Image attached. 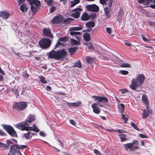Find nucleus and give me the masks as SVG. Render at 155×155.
Instances as JSON below:
<instances>
[{
    "instance_id": "obj_1",
    "label": "nucleus",
    "mask_w": 155,
    "mask_h": 155,
    "mask_svg": "<svg viewBox=\"0 0 155 155\" xmlns=\"http://www.w3.org/2000/svg\"><path fill=\"white\" fill-rule=\"evenodd\" d=\"M144 80V75L143 74H139L136 78H134L132 80L130 87L133 90L137 91V88L143 84Z\"/></svg>"
},
{
    "instance_id": "obj_2",
    "label": "nucleus",
    "mask_w": 155,
    "mask_h": 155,
    "mask_svg": "<svg viewBox=\"0 0 155 155\" xmlns=\"http://www.w3.org/2000/svg\"><path fill=\"white\" fill-rule=\"evenodd\" d=\"M67 52L64 49H62L57 51H54L50 52L48 57L57 60H61L66 57Z\"/></svg>"
},
{
    "instance_id": "obj_3",
    "label": "nucleus",
    "mask_w": 155,
    "mask_h": 155,
    "mask_svg": "<svg viewBox=\"0 0 155 155\" xmlns=\"http://www.w3.org/2000/svg\"><path fill=\"white\" fill-rule=\"evenodd\" d=\"M27 106V103L25 101L15 102L13 105V108L19 111L25 109Z\"/></svg>"
},
{
    "instance_id": "obj_4",
    "label": "nucleus",
    "mask_w": 155,
    "mask_h": 155,
    "mask_svg": "<svg viewBox=\"0 0 155 155\" xmlns=\"http://www.w3.org/2000/svg\"><path fill=\"white\" fill-rule=\"evenodd\" d=\"M28 125L29 124L27 122H22L17 124L16 127L17 128L23 131H32L33 127L26 126Z\"/></svg>"
},
{
    "instance_id": "obj_5",
    "label": "nucleus",
    "mask_w": 155,
    "mask_h": 155,
    "mask_svg": "<svg viewBox=\"0 0 155 155\" xmlns=\"http://www.w3.org/2000/svg\"><path fill=\"white\" fill-rule=\"evenodd\" d=\"M51 41L48 38H43L39 42L40 47L43 48H46L50 46Z\"/></svg>"
},
{
    "instance_id": "obj_6",
    "label": "nucleus",
    "mask_w": 155,
    "mask_h": 155,
    "mask_svg": "<svg viewBox=\"0 0 155 155\" xmlns=\"http://www.w3.org/2000/svg\"><path fill=\"white\" fill-rule=\"evenodd\" d=\"M3 128L12 137H15L17 136L16 132L14 130L13 128L11 126L5 125L3 126Z\"/></svg>"
},
{
    "instance_id": "obj_7",
    "label": "nucleus",
    "mask_w": 155,
    "mask_h": 155,
    "mask_svg": "<svg viewBox=\"0 0 155 155\" xmlns=\"http://www.w3.org/2000/svg\"><path fill=\"white\" fill-rule=\"evenodd\" d=\"M82 11V9L80 8H77L72 10V12H74V13L71 14V16L75 18H77L79 17L80 15V12Z\"/></svg>"
},
{
    "instance_id": "obj_8",
    "label": "nucleus",
    "mask_w": 155,
    "mask_h": 155,
    "mask_svg": "<svg viewBox=\"0 0 155 155\" xmlns=\"http://www.w3.org/2000/svg\"><path fill=\"white\" fill-rule=\"evenodd\" d=\"M95 100L98 101L97 104L100 107H102L104 104L105 103L107 102L108 100L107 97H95Z\"/></svg>"
},
{
    "instance_id": "obj_9",
    "label": "nucleus",
    "mask_w": 155,
    "mask_h": 155,
    "mask_svg": "<svg viewBox=\"0 0 155 155\" xmlns=\"http://www.w3.org/2000/svg\"><path fill=\"white\" fill-rule=\"evenodd\" d=\"M6 144L0 142V147L6 150L9 149V146L11 144H12L13 143L11 141V140H7L6 141Z\"/></svg>"
},
{
    "instance_id": "obj_10",
    "label": "nucleus",
    "mask_w": 155,
    "mask_h": 155,
    "mask_svg": "<svg viewBox=\"0 0 155 155\" xmlns=\"http://www.w3.org/2000/svg\"><path fill=\"white\" fill-rule=\"evenodd\" d=\"M88 11L90 12H97L99 10V7L95 4L89 5L86 6Z\"/></svg>"
},
{
    "instance_id": "obj_11",
    "label": "nucleus",
    "mask_w": 155,
    "mask_h": 155,
    "mask_svg": "<svg viewBox=\"0 0 155 155\" xmlns=\"http://www.w3.org/2000/svg\"><path fill=\"white\" fill-rule=\"evenodd\" d=\"M63 18V16L61 15L56 16L52 20V22L56 24L60 23L62 22Z\"/></svg>"
},
{
    "instance_id": "obj_12",
    "label": "nucleus",
    "mask_w": 155,
    "mask_h": 155,
    "mask_svg": "<svg viewBox=\"0 0 155 155\" xmlns=\"http://www.w3.org/2000/svg\"><path fill=\"white\" fill-rule=\"evenodd\" d=\"M150 113H152V111L149 108L143 109L142 113V118L143 119L146 118L149 116Z\"/></svg>"
},
{
    "instance_id": "obj_13",
    "label": "nucleus",
    "mask_w": 155,
    "mask_h": 155,
    "mask_svg": "<svg viewBox=\"0 0 155 155\" xmlns=\"http://www.w3.org/2000/svg\"><path fill=\"white\" fill-rule=\"evenodd\" d=\"M11 13L10 12H8L5 11H0V17L2 18L6 19L9 18Z\"/></svg>"
},
{
    "instance_id": "obj_14",
    "label": "nucleus",
    "mask_w": 155,
    "mask_h": 155,
    "mask_svg": "<svg viewBox=\"0 0 155 155\" xmlns=\"http://www.w3.org/2000/svg\"><path fill=\"white\" fill-rule=\"evenodd\" d=\"M91 107L93 109V111L94 113L97 114H98L100 113V109L98 106L97 103L93 104L91 105Z\"/></svg>"
},
{
    "instance_id": "obj_15",
    "label": "nucleus",
    "mask_w": 155,
    "mask_h": 155,
    "mask_svg": "<svg viewBox=\"0 0 155 155\" xmlns=\"http://www.w3.org/2000/svg\"><path fill=\"white\" fill-rule=\"evenodd\" d=\"M43 34L45 36L48 37L50 38L53 37V36L51 33V31L48 28H45L43 30Z\"/></svg>"
},
{
    "instance_id": "obj_16",
    "label": "nucleus",
    "mask_w": 155,
    "mask_h": 155,
    "mask_svg": "<svg viewBox=\"0 0 155 155\" xmlns=\"http://www.w3.org/2000/svg\"><path fill=\"white\" fill-rule=\"evenodd\" d=\"M67 105L69 107H77L81 105V101H77L74 103L67 102Z\"/></svg>"
},
{
    "instance_id": "obj_17",
    "label": "nucleus",
    "mask_w": 155,
    "mask_h": 155,
    "mask_svg": "<svg viewBox=\"0 0 155 155\" xmlns=\"http://www.w3.org/2000/svg\"><path fill=\"white\" fill-rule=\"evenodd\" d=\"M17 150L13 145L10 146V150L8 155H16Z\"/></svg>"
},
{
    "instance_id": "obj_18",
    "label": "nucleus",
    "mask_w": 155,
    "mask_h": 155,
    "mask_svg": "<svg viewBox=\"0 0 155 155\" xmlns=\"http://www.w3.org/2000/svg\"><path fill=\"white\" fill-rule=\"evenodd\" d=\"M108 1V6L110 7L112 5V0H100V3L103 5L105 4H107V2Z\"/></svg>"
},
{
    "instance_id": "obj_19",
    "label": "nucleus",
    "mask_w": 155,
    "mask_h": 155,
    "mask_svg": "<svg viewBox=\"0 0 155 155\" xmlns=\"http://www.w3.org/2000/svg\"><path fill=\"white\" fill-rule=\"evenodd\" d=\"M35 117L32 115H29L27 117L26 121L24 122H27L28 123H31L33 121L35 120Z\"/></svg>"
},
{
    "instance_id": "obj_20",
    "label": "nucleus",
    "mask_w": 155,
    "mask_h": 155,
    "mask_svg": "<svg viewBox=\"0 0 155 155\" xmlns=\"http://www.w3.org/2000/svg\"><path fill=\"white\" fill-rule=\"evenodd\" d=\"M125 149L127 150L128 149H130V151H132V149L133 147V143H128L125 144L124 145Z\"/></svg>"
},
{
    "instance_id": "obj_21",
    "label": "nucleus",
    "mask_w": 155,
    "mask_h": 155,
    "mask_svg": "<svg viewBox=\"0 0 155 155\" xmlns=\"http://www.w3.org/2000/svg\"><path fill=\"white\" fill-rule=\"evenodd\" d=\"M83 38L85 41H89L91 39L90 34L87 33L83 34Z\"/></svg>"
},
{
    "instance_id": "obj_22",
    "label": "nucleus",
    "mask_w": 155,
    "mask_h": 155,
    "mask_svg": "<svg viewBox=\"0 0 155 155\" xmlns=\"http://www.w3.org/2000/svg\"><path fill=\"white\" fill-rule=\"evenodd\" d=\"M16 149L18 150L23 149L27 148L28 146L25 145H20L18 144H13Z\"/></svg>"
},
{
    "instance_id": "obj_23",
    "label": "nucleus",
    "mask_w": 155,
    "mask_h": 155,
    "mask_svg": "<svg viewBox=\"0 0 155 155\" xmlns=\"http://www.w3.org/2000/svg\"><path fill=\"white\" fill-rule=\"evenodd\" d=\"M81 19L82 21L88 20L90 18L89 15L86 13H84L81 16Z\"/></svg>"
},
{
    "instance_id": "obj_24",
    "label": "nucleus",
    "mask_w": 155,
    "mask_h": 155,
    "mask_svg": "<svg viewBox=\"0 0 155 155\" xmlns=\"http://www.w3.org/2000/svg\"><path fill=\"white\" fill-rule=\"evenodd\" d=\"M83 28V27L81 25H80L77 27H73L70 28L69 31H77L81 30Z\"/></svg>"
},
{
    "instance_id": "obj_25",
    "label": "nucleus",
    "mask_w": 155,
    "mask_h": 155,
    "mask_svg": "<svg viewBox=\"0 0 155 155\" xmlns=\"http://www.w3.org/2000/svg\"><path fill=\"white\" fill-rule=\"evenodd\" d=\"M142 100L143 103H144L146 106V108L147 109L149 108V104L148 97H142Z\"/></svg>"
},
{
    "instance_id": "obj_26",
    "label": "nucleus",
    "mask_w": 155,
    "mask_h": 155,
    "mask_svg": "<svg viewBox=\"0 0 155 155\" xmlns=\"http://www.w3.org/2000/svg\"><path fill=\"white\" fill-rule=\"evenodd\" d=\"M104 11L106 16L107 17H109L110 15V9L107 7H105L104 8Z\"/></svg>"
},
{
    "instance_id": "obj_27",
    "label": "nucleus",
    "mask_w": 155,
    "mask_h": 155,
    "mask_svg": "<svg viewBox=\"0 0 155 155\" xmlns=\"http://www.w3.org/2000/svg\"><path fill=\"white\" fill-rule=\"evenodd\" d=\"M119 136L121 140L120 141L121 142L125 141L127 140L126 138L127 136L124 134H119Z\"/></svg>"
},
{
    "instance_id": "obj_28",
    "label": "nucleus",
    "mask_w": 155,
    "mask_h": 155,
    "mask_svg": "<svg viewBox=\"0 0 155 155\" xmlns=\"http://www.w3.org/2000/svg\"><path fill=\"white\" fill-rule=\"evenodd\" d=\"M31 133V132L28 131L27 133H25L24 135V137L27 140L30 139L32 137V135L30 136Z\"/></svg>"
},
{
    "instance_id": "obj_29",
    "label": "nucleus",
    "mask_w": 155,
    "mask_h": 155,
    "mask_svg": "<svg viewBox=\"0 0 155 155\" xmlns=\"http://www.w3.org/2000/svg\"><path fill=\"white\" fill-rule=\"evenodd\" d=\"M27 1L31 5V8L32 11V12H35V8L32 5V3L34 1V0H27Z\"/></svg>"
},
{
    "instance_id": "obj_30",
    "label": "nucleus",
    "mask_w": 155,
    "mask_h": 155,
    "mask_svg": "<svg viewBox=\"0 0 155 155\" xmlns=\"http://www.w3.org/2000/svg\"><path fill=\"white\" fill-rule=\"evenodd\" d=\"M86 26L88 28H92L95 26V24L94 22L90 21L87 23L86 24Z\"/></svg>"
},
{
    "instance_id": "obj_31",
    "label": "nucleus",
    "mask_w": 155,
    "mask_h": 155,
    "mask_svg": "<svg viewBox=\"0 0 155 155\" xmlns=\"http://www.w3.org/2000/svg\"><path fill=\"white\" fill-rule=\"evenodd\" d=\"M80 0H74L71 2V7L72 8L79 3Z\"/></svg>"
},
{
    "instance_id": "obj_32",
    "label": "nucleus",
    "mask_w": 155,
    "mask_h": 155,
    "mask_svg": "<svg viewBox=\"0 0 155 155\" xmlns=\"http://www.w3.org/2000/svg\"><path fill=\"white\" fill-rule=\"evenodd\" d=\"M20 10L23 12H27V8L25 7V6L24 4H23L21 6L20 8Z\"/></svg>"
},
{
    "instance_id": "obj_33",
    "label": "nucleus",
    "mask_w": 155,
    "mask_h": 155,
    "mask_svg": "<svg viewBox=\"0 0 155 155\" xmlns=\"http://www.w3.org/2000/svg\"><path fill=\"white\" fill-rule=\"evenodd\" d=\"M70 31V34L71 35H81V33L80 32L74 31Z\"/></svg>"
},
{
    "instance_id": "obj_34",
    "label": "nucleus",
    "mask_w": 155,
    "mask_h": 155,
    "mask_svg": "<svg viewBox=\"0 0 155 155\" xmlns=\"http://www.w3.org/2000/svg\"><path fill=\"white\" fill-rule=\"evenodd\" d=\"M77 48L76 47H74L69 48L68 49L70 53V54L72 55L76 51Z\"/></svg>"
},
{
    "instance_id": "obj_35",
    "label": "nucleus",
    "mask_w": 155,
    "mask_h": 155,
    "mask_svg": "<svg viewBox=\"0 0 155 155\" xmlns=\"http://www.w3.org/2000/svg\"><path fill=\"white\" fill-rule=\"evenodd\" d=\"M71 44L73 45H76L79 44V42L78 41L74 39H71Z\"/></svg>"
},
{
    "instance_id": "obj_36",
    "label": "nucleus",
    "mask_w": 155,
    "mask_h": 155,
    "mask_svg": "<svg viewBox=\"0 0 155 155\" xmlns=\"http://www.w3.org/2000/svg\"><path fill=\"white\" fill-rule=\"evenodd\" d=\"M121 116H122V119L124 121V123L125 124L127 123V121L128 119V116L127 115H125L124 114H122Z\"/></svg>"
},
{
    "instance_id": "obj_37",
    "label": "nucleus",
    "mask_w": 155,
    "mask_h": 155,
    "mask_svg": "<svg viewBox=\"0 0 155 155\" xmlns=\"http://www.w3.org/2000/svg\"><path fill=\"white\" fill-rule=\"evenodd\" d=\"M39 78L40 79L41 82L43 84H45L47 83V81L45 80V78L42 76H40Z\"/></svg>"
},
{
    "instance_id": "obj_38",
    "label": "nucleus",
    "mask_w": 155,
    "mask_h": 155,
    "mask_svg": "<svg viewBox=\"0 0 155 155\" xmlns=\"http://www.w3.org/2000/svg\"><path fill=\"white\" fill-rule=\"evenodd\" d=\"M73 67H77L78 68H81L82 66L80 62V61H78L74 64Z\"/></svg>"
},
{
    "instance_id": "obj_39",
    "label": "nucleus",
    "mask_w": 155,
    "mask_h": 155,
    "mask_svg": "<svg viewBox=\"0 0 155 155\" xmlns=\"http://www.w3.org/2000/svg\"><path fill=\"white\" fill-rule=\"evenodd\" d=\"M120 67L123 68H130V65L128 63H124L120 65Z\"/></svg>"
},
{
    "instance_id": "obj_40",
    "label": "nucleus",
    "mask_w": 155,
    "mask_h": 155,
    "mask_svg": "<svg viewBox=\"0 0 155 155\" xmlns=\"http://www.w3.org/2000/svg\"><path fill=\"white\" fill-rule=\"evenodd\" d=\"M32 127V131H35L37 133H38L39 131V130L38 129V128L35 125L33 124V125Z\"/></svg>"
},
{
    "instance_id": "obj_41",
    "label": "nucleus",
    "mask_w": 155,
    "mask_h": 155,
    "mask_svg": "<svg viewBox=\"0 0 155 155\" xmlns=\"http://www.w3.org/2000/svg\"><path fill=\"white\" fill-rule=\"evenodd\" d=\"M40 4V2L38 0H34V1L32 3V5H34L36 6H39Z\"/></svg>"
},
{
    "instance_id": "obj_42",
    "label": "nucleus",
    "mask_w": 155,
    "mask_h": 155,
    "mask_svg": "<svg viewBox=\"0 0 155 155\" xmlns=\"http://www.w3.org/2000/svg\"><path fill=\"white\" fill-rule=\"evenodd\" d=\"M88 48L89 49L88 50V51H91L94 49V48L93 47L92 44L91 42H89L88 44Z\"/></svg>"
},
{
    "instance_id": "obj_43",
    "label": "nucleus",
    "mask_w": 155,
    "mask_h": 155,
    "mask_svg": "<svg viewBox=\"0 0 155 155\" xmlns=\"http://www.w3.org/2000/svg\"><path fill=\"white\" fill-rule=\"evenodd\" d=\"M87 62L89 63H91L94 61V59L90 57H87L86 59Z\"/></svg>"
},
{
    "instance_id": "obj_44",
    "label": "nucleus",
    "mask_w": 155,
    "mask_h": 155,
    "mask_svg": "<svg viewBox=\"0 0 155 155\" xmlns=\"http://www.w3.org/2000/svg\"><path fill=\"white\" fill-rule=\"evenodd\" d=\"M119 73L123 75H125L128 74V72L127 71L121 70L119 71Z\"/></svg>"
},
{
    "instance_id": "obj_45",
    "label": "nucleus",
    "mask_w": 155,
    "mask_h": 155,
    "mask_svg": "<svg viewBox=\"0 0 155 155\" xmlns=\"http://www.w3.org/2000/svg\"><path fill=\"white\" fill-rule=\"evenodd\" d=\"M131 125L135 129L138 131H139V130H140L137 127V126H136V125L133 122H131Z\"/></svg>"
},
{
    "instance_id": "obj_46",
    "label": "nucleus",
    "mask_w": 155,
    "mask_h": 155,
    "mask_svg": "<svg viewBox=\"0 0 155 155\" xmlns=\"http://www.w3.org/2000/svg\"><path fill=\"white\" fill-rule=\"evenodd\" d=\"M53 1H54L53 0H48L45 1L46 2L47 4L50 6L52 5Z\"/></svg>"
},
{
    "instance_id": "obj_47",
    "label": "nucleus",
    "mask_w": 155,
    "mask_h": 155,
    "mask_svg": "<svg viewBox=\"0 0 155 155\" xmlns=\"http://www.w3.org/2000/svg\"><path fill=\"white\" fill-rule=\"evenodd\" d=\"M73 20V19L71 18H68L65 19L64 20V21L66 23H68Z\"/></svg>"
},
{
    "instance_id": "obj_48",
    "label": "nucleus",
    "mask_w": 155,
    "mask_h": 155,
    "mask_svg": "<svg viewBox=\"0 0 155 155\" xmlns=\"http://www.w3.org/2000/svg\"><path fill=\"white\" fill-rule=\"evenodd\" d=\"M120 106L121 107V108H120V112L121 113H123V111L124 110V109H125L124 105V104H120Z\"/></svg>"
},
{
    "instance_id": "obj_49",
    "label": "nucleus",
    "mask_w": 155,
    "mask_h": 155,
    "mask_svg": "<svg viewBox=\"0 0 155 155\" xmlns=\"http://www.w3.org/2000/svg\"><path fill=\"white\" fill-rule=\"evenodd\" d=\"M121 92L122 94H125V95H122V96H127V94L128 93L127 91V90L126 89L121 90Z\"/></svg>"
},
{
    "instance_id": "obj_50",
    "label": "nucleus",
    "mask_w": 155,
    "mask_h": 155,
    "mask_svg": "<svg viewBox=\"0 0 155 155\" xmlns=\"http://www.w3.org/2000/svg\"><path fill=\"white\" fill-rule=\"evenodd\" d=\"M64 45V44L63 43L61 42L60 41H58V43L56 44L55 46L56 48H57L59 46H63Z\"/></svg>"
},
{
    "instance_id": "obj_51",
    "label": "nucleus",
    "mask_w": 155,
    "mask_h": 155,
    "mask_svg": "<svg viewBox=\"0 0 155 155\" xmlns=\"http://www.w3.org/2000/svg\"><path fill=\"white\" fill-rule=\"evenodd\" d=\"M142 37L143 40L145 41L149 42L150 41L149 39H147L146 36L143 35H142Z\"/></svg>"
},
{
    "instance_id": "obj_52",
    "label": "nucleus",
    "mask_w": 155,
    "mask_h": 155,
    "mask_svg": "<svg viewBox=\"0 0 155 155\" xmlns=\"http://www.w3.org/2000/svg\"><path fill=\"white\" fill-rule=\"evenodd\" d=\"M67 37H66L61 38H60V41L64 42H66L67 41Z\"/></svg>"
},
{
    "instance_id": "obj_53",
    "label": "nucleus",
    "mask_w": 155,
    "mask_h": 155,
    "mask_svg": "<svg viewBox=\"0 0 155 155\" xmlns=\"http://www.w3.org/2000/svg\"><path fill=\"white\" fill-rule=\"evenodd\" d=\"M94 152L97 155H101V153L99 152L98 150L96 149H95L94 150Z\"/></svg>"
},
{
    "instance_id": "obj_54",
    "label": "nucleus",
    "mask_w": 155,
    "mask_h": 155,
    "mask_svg": "<svg viewBox=\"0 0 155 155\" xmlns=\"http://www.w3.org/2000/svg\"><path fill=\"white\" fill-rule=\"evenodd\" d=\"M139 149H140V147L137 146H134L133 145V147H132V151H134L136 150H138Z\"/></svg>"
},
{
    "instance_id": "obj_55",
    "label": "nucleus",
    "mask_w": 155,
    "mask_h": 155,
    "mask_svg": "<svg viewBox=\"0 0 155 155\" xmlns=\"http://www.w3.org/2000/svg\"><path fill=\"white\" fill-rule=\"evenodd\" d=\"M106 130H108V131H114V132H118V133H120V132H121L120 130H112L111 129H107Z\"/></svg>"
},
{
    "instance_id": "obj_56",
    "label": "nucleus",
    "mask_w": 155,
    "mask_h": 155,
    "mask_svg": "<svg viewBox=\"0 0 155 155\" xmlns=\"http://www.w3.org/2000/svg\"><path fill=\"white\" fill-rule=\"evenodd\" d=\"M139 136L140 137L143 138H147V136L142 134H140Z\"/></svg>"
},
{
    "instance_id": "obj_57",
    "label": "nucleus",
    "mask_w": 155,
    "mask_h": 155,
    "mask_svg": "<svg viewBox=\"0 0 155 155\" xmlns=\"http://www.w3.org/2000/svg\"><path fill=\"white\" fill-rule=\"evenodd\" d=\"M19 90V89H18V88H16V87H15L14 89H12V91L14 93H17L18 90Z\"/></svg>"
},
{
    "instance_id": "obj_58",
    "label": "nucleus",
    "mask_w": 155,
    "mask_h": 155,
    "mask_svg": "<svg viewBox=\"0 0 155 155\" xmlns=\"http://www.w3.org/2000/svg\"><path fill=\"white\" fill-rule=\"evenodd\" d=\"M106 31L109 35H110L111 32V29L110 28H106Z\"/></svg>"
},
{
    "instance_id": "obj_59",
    "label": "nucleus",
    "mask_w": 155,
    "mask_h": 155,
    "mask_svg": "<svg viewBox=\"0 0 155 155\" xmlns=\"http://www.w3.org/2000/svg\"><path fill=\"white\" fill-rule=\"evenodd\" d=\"M39 134L40 135L43 137H45L46 136V134H45V133L43 132V131H40V132H39Z\"/></svg>"
},
{
    "instance_id": "obj_60",
    "label": "nucleus",
    "mask_w": 155,
    "mask_h": 155,
    "mask_svg": "<svg viewBox=\"0 0 155 155\" xmlns=\"http://www.w3.org/2000/svg\"><path fill=\"white\" fill-rule=\"evenodd\" d=\"M133 143V145H134V144L135 145H138L139 144V143H138L137 140H135L133 141V143Z\"/></svg>"
},
{
    "instance_id": "obj_61",
    "label": "nucleus",
    "mask_w": 155,
    "mask_h": 155,
    "mask_svg": "<svg viewBox=\"0 0 155 155\" xmlns=\"http://www.w3.org/2000/svg\"><path fill=\"white\" fill-rule=\"evenodd\" d=\"M25 0H18V3L19 5L21 4L24 2Z\"/></svg>"
},
{
    "instance_id": "obj_62",
    "label": "nucleus",
    "mask_w": 155,
    "mask_h": 155,
    "mask_svg": "<svg viewBox=\"0 0 155 155\" xmlns=\"http://www.w3.org/2000/svg\"><path fill=\"white\" fill-rule=\"evenodd\" d=\"M70 123L72 124L74 126H75L76 123L73 120H70Z\"/></svg>"
},
{
    "instance_id": "obj_63",
    "label": "nucleus",
    "mask_w": 155,
    "mask_h": 155,
    "mask_svg": "<svg viewBox=\"0 0 155 155\" xmlns=\"http://www.w3.org/2000/svg\"><path fill=\"white\" fill-rule=\"evenodd\" d=\"M54 101L57 103V105H60L61 104L59 103L60 101H59L57 99L55 98V99L54 100Z\"/></svg>"
},
{
    "instance_id": "obj_64",
    "label": "nucleus",
    "mask_w": 155,
    "mask_h": 155,
    "mask_svg": "<svg viewBox=\"0 0 155 155\" xmlns=\"http://www.w3.org/2000/svg\"><path fill=\"white\" fill-rule=\"evenodd\" d=\"M5 135V134L4 132H3L2 130L0 129V135L3 136Z\"/></svg>"
}]
</instances>
